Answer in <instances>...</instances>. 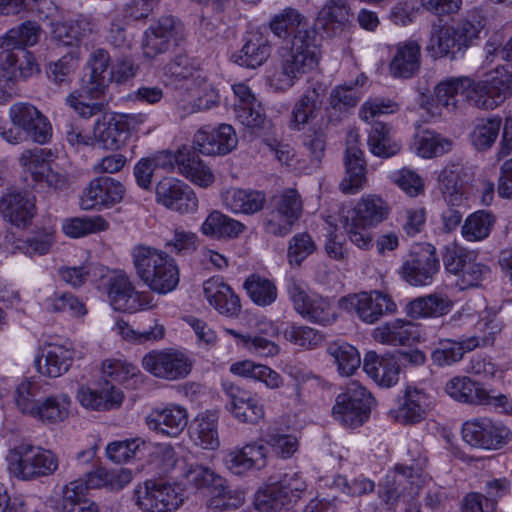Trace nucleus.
I'll list each match as a JSON object with an SVG mask.
<instances>
[{
    "instance_id": "c85d7f7f",
    "label": "nucleus",
    "mask_w": 512,
    "mask_h": 512,
    "mask_svg": "<svg viewBox=\"0 0 512 512\" xmlns=\"http://www.w3.org/2000/svg\"><path fill=\"white\" fill-rule=\"evenodd\" d=\"M271 44L268 36L255 30L247 34L241 50L232 55L233 61L239 66L256 69L270 57Z\"/></svg>"
},
{
    "instance_id": "864d4df0",
    "label": "nucleus",
    "mask_w": 512,
    "mask_h": 512,
    "mask_svg": "<svg viewBox=\"0 0 512 512\" xmlns=\"http://www.w3.org/2000/svg\"><path fill=\"white\" fill-rule=\"evenodd\" d=\"M119 125L115 115L108 122L98 120L93 128L94 140L105 149H119L127 138Z\"/></svg>"
},
{
    "instance_id": "f8f14e48",
    "label": "nucleus",
    "mask_w": 512,
    "mask_h": 512,
    "mask_svg": "<svg viewBox=\"0 0 512 512\" xmlns=\"http://www.w3.org/2000/svg\"><path fill=\"white\" fill-rule=\"evenodd\" d=\"M136 505L143 512H173L182 504L181 489L162 480H148L134 492Z\"/></svg>"
},
{
    "instance_id": "338daca9",
    "label": "nucleus",
    "mask_w": 512,
    "mask_h": 512,
    "mask_svg": "<svg viewBox=\"0 0 512 512\" xmlns=\"http://www.w3.org/2000/svg\"><path fill=\"white\" fill-rule=\"evenodd\" d=\"M316 250V244L308 233L294 235L288 244L287 257L290 265L299 267Z\"/></svg>"
},
{
    "instance_id": "6ab92c4d",
    "label": "nucleus",
    "mask_w": 512,
    "mask_h": 512,
    "mask_svg": "<svg viewBox=\"0 0 512 512\" xmlns=\"http://www.w3.org/2000/svg\"><path fill=\"white\" fill-rule=\"evenodd\" d=\"M108 295L111 305L118 311L133 313L153 307L152 296L148 292L136 291L125 274L111 279Z\"/></svg>"
},
{
    "instance_id": "ddd939ff",
    "label": "nucleus",
    "mask_w": 512,
    "mask_h": 512,
    "mask_svg": "<svg viewBox=\"0 0 512 512\" xmlns=\"http://www.w3.org/2000/svg\"><path fill=\"white\" fill-rule=\"evenodd\" d=\"M340 305L346 309H354L358 318L367 324H374L384 315L397 310L392 298L377 290L343 297L340 299Z\"/></svg>"
},
{
    "instance_id": "b1692460",
    "label": "nucleus",
    "mask_w": 512,
    "mask_h": 512,
    "mask_svg": "<svg viewBox=\"0 0 512 512\" xmlns=\"http://www.w3.org/2000/svg\"><path fill=\"white\" fill-rule=\"evenodd\" d=\"M238 138L234 128L221 124L217 129L202 128L194 136L193 148L204 155H225L236 148Z\"/></svg>"
},
{
    "instance_id": "f257e3e1",
    "label": "nucleus",
    "mask_w": 512,
    "mask_h": 512,
    "mask_svg": "<svg viewBox=\"0 0 512 512\" xmlns=\"http://www.w3.org/2000/svg\"><path fill=\"white\" fill-rule=\"evenodd\" d=\"M269 28L281 39L293 35L291 47L281 53L278 65L269 77L271 87L277 91H287L319 65L321 51L317 32L308 27L305 16L292 7L275 14Z\"/></svg>"
},
{
    "instance_id": "de8ad7c7",
    "label": "nucleus",
    "mask_w": 512,
    "mask_h": 512,
    "mask_svg": "<svg viewBox=\"0 0 512 512\" xmlns=\"http://www.w3.org/2000/svg\"><path fill=\"white\" fill-rule=\"evenodd\" d=\"M323 92L322 85L317 83L315 86L308 88L295 103L292 117L298 129H301V126H304L309 120L316 117V112L320 109V97Z\"/></svg>"
},
{
    "instance_id": "dca6fc26",
    "label": "nucleus",
    "mask_w": 512,
    "mask_h": 512,
    "mask_svg": "<svg viewBox=\"0 0 512 512\" xmlns=\"http://www.w3.org/2000/svg\"><path fill=\"white\" fill-rule=\"evenodd\" d=\"M156 201L180 214L194 213L198 209V198L184 182L173 177L162 178L155 187Z\"/></svg>"
},
{
    "instance_id": "e2e57ef3",
    "label": "nucleus",
    "mask_w": 512,
    "mask_h": 512,
    "mask_svg": "<svg viewBox=\"0 0 512 512\" xmlns=\"http://www.w3.org/2000/svg\"><path fill=\"white\" fill-rule=\"evenodd\" d=\"M185 86L190 91L192 98L200 105L201 111L211 108L218 102L217 91L201 74H197L195 78L186 82Z\"/></svg>"
},
{
    "instance_id": "f704fd0d",
    "label": "nucleus",
    "mask_w": 512,
    "mask_h": 512,
    "mask_svg": "<svg viewBox=\"0 0 512 512\" xmlns=\"http://www.w3.org/2000/svg\"><path fill=\"white\" fill-rule=\"evenodd\" d=\"M109 62L110 56L105 49H97L90 55V73L84 79V89L93 98L104 93L111 81V72H108Z\"/></svg>"
},
{
    "instance_id": "7c9ffc66",
    "label": "nucleus",
    "mask_w": 512,
    "mask_h": 512,
    "mask_svg": "<svg viewBox=\"0 0 512 512\" xmlns=\"http://www.w3.org/2000/svg\"><path fill=\"white\" fill-rule=\"evenodd\" d=\"M73 358L74 352L70 347L51 343L42 348L41 356L37 358L36 365L43 376L56 378L69 370Z\"/></svg>"
},
{
    "instance_id": "a878e982",
    "label": "nucleus",
    "mask_w": 512,
    "mask_h": 512,
    "mask_svg": "<svg viewBox=\"0 0 512 512\" xmlns=\"http://www.w3.org/2000/svg\"><path fill=\"white\" fill-rule=\"evenodd\" d=\"M352 18L348 0H327L319 11L316 22L329 36H335L351 26Z\"/></svg>"
},
{
    "instance_id": "a19ab883",
    "label": "nucleus",
    "mask_w": 512,
    "mask_h": 512,
    "mask_svg": "<svg viewBox=\"0 0 512 512\" xmlns=\"http://www.w3.org/2000/svg\"><path fill=\"white\" fill-rule=\"evenodd\" d=\"M445 391L454 400L466 404L481 405L486 399L483 386L466 376L450 379L446 383Z\"/></svg>"
},
{
    "instance_id": "72a5a7b5",
    "label": "nucleus",
    "mask_w": 512,
    "mask_h": 512,
    "mask_svg": "<svg viewBox=\"0 0 512 512\" xmlns=\"http://www.w3.org/2000/svg\"><path fill=\"white\" fill-rule=\"evenodd\" d=\"M389 214V206L381 197L367 195L362 197L348 212V218L361 226L374 227L383 222Z\"/></svg>"
},
{
    "instance_id": "e433bc0d",
    "label": "nucleus",
    "mask_w": 512,
    "mask_h": 512,
    "mask_svg": "<svg viewBox=\"0 0 512 512\" xmlns=\"http://www.w3.org/2000/svg\"><path fill=\"white\" fill-rule=\"evenodd\" d=\"M265 202V194L257 190L231 188L223 196L224 206L236 214H254L262 210Z\"/></svg>"
},
{
    "instance_id": "cd10ccee",
    "label": "nucleus",
    "mask_w": 512,
    "mask_h": 512,
    "mask_svg": "<svg viewBox=\"0 0 512 512\" xmlns=\"http://www.w3.org/2000/svg\"><path fill=\"white\" fill-rule=\"evenodd\" d=\"M469 178L468 169L461 162L448 163L439 173V189L449 206L463 202L464 184Z\"/></svg>"
},
{
    "instance_id": "2eb2a0df",
    "label": "nucleus",
    "mask_w": 512,
    "mask_h": 512,
    "mask_svg": "<svg viewBox=\"0 0 512 512\" xmlns=\"http://www.w3.org/2000/svg\"><path fill=\"white\" fill-rule=\"evenodd\" d=\"M9 119L13 126L23 130L38 144L48 143L52 137V126L48 118L30 103L12 104L9 108Z\"/></svg>"
},
{
    "instance_id": "0eeeda50",
    "label": "nucleus",
    "mask_w": 512,
    "mask_h": 512,
    "mask_svg": "<svg viewBox=\"0 0 512 512\" xmlns=\"http://www.w3.org/2000/svg\"><path fill=\"white\" fill-rule=\"evenodd\" d=\"M374 402L372 395L359 382H350L338 394L332 407V417L347 428H356L366 422Z\"/></svg>"
},
{
    "instance_id": "39448f33",
    "label": "nucleus",
    "mask_w": 512,
    "mask_h": 512,
    "mask_svg": "<svg viewBox=\"0 0 512 512\" xmlns=\"http://www.w3.org/2000/svg\"><path fill=\"white\" fill-rule=\"evenodd\" d=\"M466 101L479 109H494L501 105L512 92V74L504 67L490 72L484 80L474 81L466 77Z\"/></svg>"
},
{
    "instance_id": "6e6552de",
    "label": "nucleus",
    "mask_w": 512,
    "mask_h": 512,
    "mask_svg": "<svg viewBox=\"0 0 512 512\" xmlns=\"http://www.w3.org/2000/svg\"><path fill=\"white\" fill-rule=\"evenodd\" d=\"M415 461L416 463L412 465L397 464L388 474L384 491L381 494L386 505L392 507L402 498H413L424 485L426 480L424 468L427 460L419 456Z\"/></svg>"
},
{
    "instance_id": "5fc2aeb1",
    "label": "nucleus",
    "mask_w": 512,
    "mask_h": 512,
    "mask_svg": "<svg viewBox=\"0 0 512 512\" xmlns=\"http://www.w3.org/2000/svg\"><path fill=\"white\" fill-rule=\"evenodd\" d=\"M251 300L259 306H268L277 298V287L272 280L259 275H251L244 283Z\"/></svg>"
},
{
    "instance_id": "3c124183",
    "label": "nucleus",
    "mask_w": 512,
    "mask_h": 512,
    "mask_svg": "<svg viewBox=\"0 0 512 512\" xmlns=\"http://www.w3.org/2000/svg\"><path fill=\"white\" fill-rule=\"evenodd\" d=\"M40 31V26L36 22L26 21L1 37L0 46L7 50L33 46L39 40Z\"/></svg>"
},
{
    "instance_id": "4c0bfd02",
    "label": "nucleus",
    "mask_w": 512,
    "mask_h": 512,
    "mask_svg": "<svg viewBox=\"0 0 512 512\" xmlns=\"http://www.w3.org/2000/svg\"><path fill=\"white\" fill-rule=\"evenodd\" d=\"M452 306L453 302L448 296L433 293L410 301L406 313L413 319L436 318L448 314Z\"/></svg>"
},
{
    "instance_id": "a211bd4d",
    "label": "nucleus",
    "mask_w": 512,
    "mask_h": 512,
    "mask_svg": "<svg viewBox=\"0 0 512 512\" xmlns=\"http://www.w3.org/2000/svg\"><path fill=\"white\" fill-rule=\"evenodd\" d=\"M359 133L350 130L347 134V148L345 156L346 173L340 183V190L345 194H356L366 184V162L363 152L358 147Z\"/></svg>"
},
{
    "instance_id": "9d476101",
    "label": "nucleus",
    "mask_w": 512,
    "mask_h": 512,
    "mask_svg": "<svg viewBox=\"0 0 512 512\" xmlns=\"http://www.w3.org/2000/svg\"><path fill=\"white\" fill-rule=\"evenodd\" d=\"M461 434L465 443L484 450H499L510 442L512 436L506 425L489 417H477L465 421Z\"/></svg>"
},
{
    "instance_id": "393cba45",
    "label": "nucleus",
    "mask_w": 512,
    "mask_h": 512,
    "mask_svg": "<svg viewBox=\"0 0 512 512\" xmlns=\"http://www.w3.org/2000/svg\"><path fill=\"white\" fill-rule=\"evenodd\" d=\"M224 464L235 475H242L250 470H261L267 465V448L260 442H250L243 447H236L225 455Z\"/></svg>"
},
{
    "instance_id": "2f4dec72",
    "label": "nucleus",
    "mask_w": 512,
    "mask_h": 512,
    "mask_svg": "<svg viewBox=\"0 0 512 512\" xmlns=\"http://www.w3.org/2000/svg\"><path fill=\"white\" fill-rule=\"evenodd\" d=\"M363 369L381 387H392L399 380V363L390 355L381 356L374 351L367 352L363 361Z\"/></svg>"
},
{
    "instance_id": "4d7b16f0",
    "label": "nucleus",
    "mask_w": 512,
    "mask_h": 512,
    "mask_svg": "<svg viewBox=\"0 0 512 512\" xmlns=\"http://www.w3.org/2000/svg\"><path fill=\"white\" fill-rule=\"evenodd\" d=\"M495 223V217L485 211H477L467 217L462 226V235L468 241H480L487 238Z\"/></svg>"
},
{
    "instance_id": "8fccbe9b",
    "label": "nucleus",
    "mask_w": 512,
    "mask_h": 512,
    "mask_svg": "<svg viewBox=\"0 0 512 512\" xmlns=\"http://www.w3.org/2000/svg\"><path fill=\"white\" fill-rule=\"evenodd\" d=\"M327 353L332 357L339 373L343 376L353 375L361 364L357 349L346 342L330 343L327 347Z\"/></svg>"
},
{
    "instance_id": "052dcab7",
    "label": "nucleus",
    "mask_w": 512,
    "mask_h": 512,
    "mask_svg": "<svg viewBox=\"0 0 512 512\" xmlns=\"http://www.w3.org/2000/svg\"><path fill=\"white\" fill-rule=\"evenodd\" d=\"M220 487H212V496L208 500V507L212 510H227L240 507L245 500L244 493L240 490H232L222 478Z\"/></svg>"
},
{
    "instance_id": "bf43d9fd",
    "label": "nucleus",
    "mask_w": 512,
    "mask_h": 512,
    "mask_svg": "<svg viewBox=\"0 0 512 512\" xmlns=\"http://www.w3.org/2000/svg\"><path fill=\"white\" fill-rule=\"evenodd\" d=\"M465 78H450L440 82L435 88L437 103L448 111H452L457 107L459 96L466 100V88L462 86Z\"/></svg>"
},
{
    "instance_id": "a18cd8bd",
    "label": "nucleus",
    "mask_w": 512,
    "mask_h": 512,
    "mask_svg": "<svg viewBox=\"0 0 512 512\" xmlns=\"http://www.w3.org/2000/svg\"><path fill=\"white\" fill-rule=\"evenodd\" d=\"M244 230V224L217 210L212 211L201 225L204 235L216 238H235Z\"/></svg>"
},
{
    "instance_id": "423d86ee",
    "label": "nucleus",
    "mask_w": 512,
    "mask_h": 512,
    "mask_svg": "<svg viewBox=\"0 0 512 512\" xmlns=\"http://www.w3.org/2000/svg\"><path fill=\"white\" fill-rule=\"evenodd\" d=\"M53 158L52 150L47 148L27 149L21 153L19 163L25 180L31 181L29 185L52 190H63L68 187L67 175L53 167Z\"/></svg>"
},
{
    "instance_id": "412c9836",
    "label": "nucleus",
    "mask_w": 512,
    "mask_h": 512,
    "mask_svg": "<svg viewBox=\"0 0 512 512\" xmlns=\"http://www.w3.org/2000/svg\"><path fill=\"white\" fill-rule=\"evenodd\" d=\"M124 195L125 188L122 183L111 177H97L83 190L81 207L84 210L109 207L120 203Z\"/></svg>"
},
{
    "instance_id": "473e14b6",
    "label": "nucleus",
    "mask_w": 512,
    "mask_h": 512,
    "mask_svg": "<svg viewBox=\"0 0 512 512\" xmlns=\"http://www.w3.org/2000/svg\"><path fill=\"white\" fill-rule=\"evenodd\" d=\"M203 293L207 301L221 314L236 316L241 310L240 300L229 285L220 278H210L203 284Z\"/></svg>"
},
{
    "instance_id": "603ef678",
    "label": "nucleus",
    "mask_w": 512,
    "mask_h": 512,
    "mask_svg": "<svg viewBox=\"0 0 512 512\" xmlns=\"http://www.w3.org/2000/svg\"><path fill=\"white\" fill-rule=\"evenodd\" d=\"M367 81L364 73H360L355 80L335 87L330 94V105L333 109L343 111L355 107L361 95L356 90Z\"/></svg>"
},
{
    "instance_id": "c756f323",
    "label": "nucleus",
    "mask_w": 512,
    "mask_h": 512,
    "mask_svg": "<svg viewBox=\"0 0 512 512\" xmlns=\"http://www.w3.org/2000/svg\"><path fill=\"white\" fill-rule=\"evenodd\" d=\"M421 45L417 40L409 39L395 45L394 55L389 63L393 77L410 78L420 68Z\"/></svg>"
},
{
    "instance_id": "f3484780",
    "label": "nucleus",
    "mask_w": 512,
    "mask_h": 512,
    "mask_svg": "<svg viewBox=\"0 0 512 512\" xmlns=\"http://www.w3.org/2000/svg\"><path fill=\"white\" fill-rule=\"evenodd\" d=\"M440 268L435 248L426 245L414 252L400 268L401 277L412 286L429 285Z\"/></svg>"
},
{
    "instance_id": "c9c22d12",
    "label": "nucleus",
    "mask_w": 512,
    "mask_h": 512,
    "mask_svg": "<svg viewBox=\"0 0 512 512\" xmlns=\"http://www.w3.org/2000/svg\"><path fill=\"white\" fill-rule=\"evenodd\" d=\"M372 336L379 343L397 346L417 339L418 331L412 322L395 319L375 328Z\"/></svg>"
},
{
    "instance_id": "58836bf2",
    "label": "nucleus",
    "mask_w": 512,
    "mask_h": 512,
    "mask_svg": "<svg viewBox=\"0 0 512 512\" xmlns=\"http://www.w3.org/2000/svg\"><path fill=\"white\" fill-rule=\"evenodd\" d=\"M196 151L193 147H182L179 172L194 184L206 188L214 182V175Z\"/></svg>"
},
{
    "instance_id": "f03ea898",
    "label": "nucleus",
    "mask_w": 512,
    "mask_h": 512,
    "mask_svg": "<svg viewBox=\"0 0 512 512\" xmlns=\"http://www.w3.org/2000/svg\"><path fill=\"white\" fill-rule=\"evenodd\" d=\"M486 25V14L479 7L467 10L453 25L441 21L433 23L427 50L436 58L455 59L480 39Z\"/></svg>"
},
{
    "instance_id": "49530a36",
    "label": "nucleus",
    "mask_w": 512,
    "mask_h": 512,
    "mask_svg": "<svg viewBox=\"0 0 512 512\" xmlns=\"http://www.w3.org/2000/svg\"><path fill=\"white\" fill-rule=\"evenodd\" d=\"M368 146L372 154L383 158L394 156L400 150V145L392 138L391 126L382 121L372 123Z\"/></svg>"
},
{
    "instance_id": "09e8293b",
    "label": "nucleus",
    "mask_w": 512,
    "mask_h": 512,
    "mask_svg": "<svg viewBox=\"0 0 512 512\" xmlns=\"http://www.w3.org/2000/svg\"><path fill=\"white\" fill-rule=\"evenodd\" d=\"M502 125L499 116L477 120L471 133L470 140L477 151H486L492 147L498 138Z\"/></svg>"
},
{
    "instance_id": "774afa93",
    "label": "nucleus",
    "mask_w": 512,
    "mask_h": 512,
    "mask_svg": "<svg viewBox=\"0 0 512 512\" xmlns=\"http://www.w3.org/2000/svg\"><path fill=\"white\" fill-rule=\"evenodd\" d=\"M115 330L125 340L138 344L161 340L165 334V329L162 325L156 324L154 327L147 331L137 332L123 320H118L116 322Z\"/></svg>"
},
{
    "instance_id": "0e129e2a",
    "label": "nucleus",
    "mask_w": 512,
    "mask_h": 512,
    "mask_svg": "<svg viewBox=\"0 0 512 512\" xmlns=\"http://www.w3.org/2000/svg\"><path fill=\"white\" fill-rule=\"evenodd\" d=\"M274 209L295 220H299L303 211V202L298 191L294 188H286L271 199Z\"/></svg>"
},
{
    "instance_id": "ea45409f",
    "label": "nucleus",
    "mask_w": 512,
    "mask_h": 512,
    "mask_svg": "<svg viewBox=\"0 0 512 512\" xmlns=\"http://www.w3.org/2000/svg\"><path fill=\"white\" fill-rule=\"evenodd\" d=\"M234 375L251 378L265 384L269 389H278L283 385L282 376L270 367L251 360L235 362L230 366Z\"/></svg>"
},
{
    "instance_id": "7ed1b4c3",
    "label": "nucleus",
    "mask_w": 512,
    "mask_h": 512,
    "mask_svg": "<svg viewBox=\"0 0 512 512\" xmlns=\"http://www.w3.org/2000/svg\"><path fill=\"white\" fill-rule=\"evenodd\" d=\"M132 258L136 274L153 292L167 294L178 286L179 268L165 251L139 244L133 248Z\"/></svg>"
},
{
    "instance_id": "20e7f679",
    "label": "nucleus",
    "mask_w": 512,
    "mask_h": 512,
    "mask_svg": "<svg viewBox=\"0 0 512 512\" xmlns=\"http://www.w3.org/2000/svg\"><path fill=\"white\" fill-rule=\"evenodd\" d=\"M7 461L10 473L24 481L50 476L59 465L58 457L51 450L27 442L13 447Z\"/></svg>"
},
{
    "instance_id": "79ce46f5",
    "label": "nucleus",
    "mask_w": 512,
    "mask_h": 512,
    "mask_svg": "<svg viewBox=\"0 0 512 512\" xmlns=\"http://www.w3.org/2000/svg\"><path fill=\"white\" fill-rule=\"evenodd\" d=\"M71 399L65 393L44 396L35 419L48 424H58L65 421L70 414Z\"/></svg>"
},
{
    "instance_id": "aec40b11",
    "label": "nucleus",
    "mask_w": 512,
    "mask_h": 512,
    "mask_svg": "<svg viewBox=\"0 0 512 512\" xmlns=\"http://www.w3.org/2000/svg\"><path fill=\"white\" fill-rule=\"evenodd\" d=\"M223 391L230 400L229 411L240 422L257 424L264 418V406L255 393L232 382L223 383Z\"/></svg>"
},
{
    "instance_id": "13d9d810",
    "label": "nucleus",
    "mask_w": 512,
    "mask_h": 512,
    "mask_svg": "<svg viewBox=\"0 0 512 512\" xmlns=\"http://www.w3.org/2000/svg\"><path fill=\"white\" fill-rule=\"evenodd\" d=\"M415 145L419 156L430 159L449 152L452 142L435 132L427 130L417 137Z\"/></svg>"
},
{
    "instance_id": "4468645a",
    "label": "nucleus",
    "mask_w": 512,
    "mask_h": 512,
    "mask_svg": "<svg viewBox=\"0 0 512 512\" xmlns=\"http://www.w3.org/2000/svg\"><path fill=\"white\" fill-rule=\"evenodd\" d=\"M288 293L295 310L311 321L326 325L335 320V313L330 302L317 294H308L307 285L296 279H291Z\"/></svg>"
},
{
    "instance_id": "69168bd1",
    "label": "nucleus",
    "mask_w": 512,
    "mask_h": 512,
    "mask_svg": "<svg viewBox=\"0 0 512 512\" xmlns=\"http://www.w3.org/2000/svg\"><path fill=\"white\" fill-rule=\"evenodd\" d=\"M80 404L91 410H109L120 406L123 401V393L114 394L113 400H107L99 395V389H91L81 386L77 393Z\"/></svg>"
},
{
    "instance_id": "1a4fd4ad",
    "label": "nucleus",
    "mask_w": 512,
    "mask_h": 512,
    "mask_svg": "<svg viewBox=\"0 0 512 512\" xmlns=\"http://www.w3.org/2000/svg\"><path fill=\"white\" fill-rule=\"evenodd\" d=\"M141 363L146 372L164 381L183 380L193 368L189 355L176 348L152 350L143 356Z\"/></svg>"
},
{
    "instance_id": "bb28decb",
    "label": "nucleus",
    "mask_w": 512,
    "mask_h": 512,
    "mask_svg": "<svg viewBox=\"0 0 512 512\" xmlns=\"http://www.w3.org/2000/svg\"><path fill=\"white\" fill-rule=\"evenodd\" d=\"M148 427L168 437H177L187 426L188 414L179 405L153 410L146 418Z\"/></svg>"
},
{
    "instance_id": "9b49d317",
    "label": "nucleus",
    "mask_w": 512,
    "mask_h": 512,
    "mask_svg": "<svg viewBox=\"0 0 512 512\" xmlns=\"http://www.w3.org/2000/svg\"><path fill=\"white\" fill-rule=\"evenodd\" d=\"M477 330L483 332V336H471L461 341L445 340L441 347L432 353L433 361L439 366L452 365L459 362L466 352L481 346L491 344L494 336L501 331L499 323L494 318L480 320L476 324Z\"/></svg>"
},
{
    "instance_id": "5701e85b",
    "label": "nucleus",
    "mask_w": 512,
    "mask_h": 512,
    "mask_svg": "<svg viewBox=\"0 0 512 512\" xmlns=\"http://www.w3.org/2000/svg\"><path fill=\"white\" fill-rule=\"evenodd\" d=\"M0 214L18 228H26L36 215L35 197L25 191H10L0 199Z\"/></svg>"
},
{
    "instance_id": "c03bdc74",
    "label": "nucleus",
    "mask_w": 512,
    "mask_h": 512,
    "mask_svg": "<svg viewBox=\"0 0 512 512\" xmlns=\"http://www.w3.org/2000/svg\"><path fill=\"white\" fill-rule=\"evenodd\" d=\"M218 415L215 412H205L197 416L190 428L192 439L205 449H215L219 446Z\"/></svg>"
},
{
    "instance_id": "680f3d73",
    "label": "nucleus",
    "mask_w": 512,
    "mask_h": 512,
    "mask_svg": "<svg viewBox=\"0 0 512 512\" xmlns=\"http://www.w3.org/2000/svg\"><path fill=\"white\" fill-rule=\"evenodd\" d=\"M187 483L193 485L195 488H210L220 487L222 477L216 474L210 468L200 464H185L181 474Z\"/></svg>"
},
{
    "instance_id": "6e6d98bb",
    "label": "nucleus",
    "mask_w": 512,
    "mask_h": 512,
    "mask_svg": "<svg viewBox=\"0 0 512 512\" xmlns=\"http://www.w3.org/2000/svg\"><path fill=\"white\" fill-rule=\"evenodd\" d=\"M272 485L285 506L296 503L307 489L306 481L299 473L285 474Z\"/></svg>"
},
{
    "instance_id": "37998d69",
    "label": "nucleus",
    "mask_w": 512,
    "mask_h": 512,
    "mask_svg": "<svg viewBox=\"0 0 512 512\" xmlns=\"http://www.w3.org/2000/svg\"><path fill=\"white\" fill-rule=\"evenodd\" d=\"M45 395L46 385L42 381L26 379L16 388L15 403L23 414L34 418Z\"/></svg>"
},
{
    "instance_id": "4be33fe9",
    "label": "nucleus",
    "mask_w": 512,
    "mask_h": 512,
    "mask_svg": "<svg viewBox=\"0 0 512 512\" xmlns=\"http://www.w3.org/2000/svg\"><path fill=\"white\" fill-rule=\"evenodd\" d=\"M430 410L428 395L421 389L408 386L397 407L390 410V416L400 424L413 425L422 422Z\"/></svg>"
}]
</instances>
